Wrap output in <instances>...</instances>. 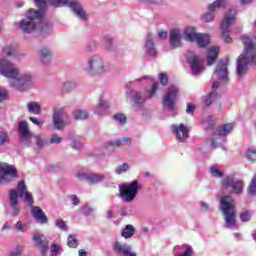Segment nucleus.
<instances>
[{"label": "nucleus", "instance_id": "obj_10", "mask_svg": "<svg viewBox=\"0 0 256 256\" xmlns=\"http://www.w3.org/2000/svg\"><path fill=\"white\" fill-rule=\"evenodd\" d=\"M15 177H19L17 168L13 165L5 164L0 167V183H9Z\"/></svg>", "mask_w": 256, "mask_h": 256}, {"label": "nucleus", "instance_id": "obj_32", "mask_svg": "<svg viewBox=\"0 0 256 256\" xmlns=\"http://www.w3.org/2000/svg\"><path fill=\"white\" fill-rule=\"evenodd\" d=\"M133 107L139 108L143 106V103H145V98L141 96V93H136L133 95Z\"/></svg>", "mask_w": 256, "mask_h": 256}, {"label": "nucleus", "instance_id": "obj_44", "mask_svg": "<svg viewBox=\"0 0 256 256\" xmlns=\"http://www.w3.org/2000/svg\"><path fill=\"white\" fill-rule=\"evenodd\" d=\"M240 219L243 221V223L247 221H251V213L249 211H244L240 214Z\"/></svg>", "mask_w": 256, "mask_h": 256}, {"label": "nucleus", "instance_id": "obj_16", "mask_svg": "<svg viewBox=\"0 0 256 256\" xmlns=\"http://www.w3.org/2000/svg\"><path fill=\"white\" fill-rule=\"evenodd\" d=\"M65 117H67V113H65V109L59 108L58 110H54L53 114V125L55 129H63L65 127Z\"/></svg>", "mask_w": 256, "mask_h": 256}, {"label": "nucleus", "instance_id": "obj_4", "mask_svg": "<svg viewBox=\"0 0 256 256\" xmlns=\"http://www.w3.org/2000/svg\"><path fill=\"white\" fill-rule=\"evenodd\" d=\"M220 211L224 215L227 229H231L237 225L236 203L231 196L224 195L220 198Z\"/></svg>", "mask_w": 256, "mask_h": 256}, {"label": "nucleus", "instance_id": "obj_11", "mask_svg": "<svg viewBox=\"0 0 256 256\" xmlns=\"http://www.w3.org/2000/svg\"><path fill=\"white\" fill-rule=\"evenodd\" d=\"M105 71V65L103 64V58L97 55L92 56L88 61V73L97 75V73H103Z\"/></svg>", "mask_w": 256, "mask_h": 256}, {"label": "nucleus", "instance_id": "obj_14", "mask_svg": "<svg viewBox=\"0 0 256 256\" xmlns=\"http://www.w3.org/2000/svg\"><path fill=\"white\" fill-rule=\"evenodd\" d=\"M226 6H227V2H225V0L214 1L212 4L208 6V9L210 12H207L206 14L203 15L202 21H204L205 23H211V21L215 19V14L213 13V11H215V9L217 8L218 9L221 7L225 8Z\"/></svg>", "mask_w": 256, "mask_h": 256}, {"label": "nucleus", "instance_id": "obj_56", "mask_svg": "<svg viewBox=\"0 0 256 256\" xmlns=\"http://www.w3.org/2000/svg\"><path fill=\"white\" fill-rule=\"evenodd\" d=\"M16 229L18 231H21L22 233H25L26 229H25V225H23V222L18 221L15 225Z\"/></svg>", "mask_w": 256, "mask_h": 256}, {"label": "nucleus", "instance_id": "obj_1", "mask_svg": "<svg viewBox=\"0 0 256 256\" xmlns=\"http://www.w3.org/2000/svg\"><path fill=\"white\" fill-rule=\"evenodd\" d=\"M244 45L242 54L237 59V75L241 77L247 73L249 65H256V36H240Z\"/></svg>", "mask_w": 256, "mask_h": 256}, {"label": "nucleus", "instance_id": "obj_30", "mask_svg": "<svg viewBox=\"0 0 256 256\" xmlns=\"http://www.w3.org/2000/svg\"><path fill=\"white\" fill-rule=\"evenodd\" d=\"M27 108L29 113H32L33 115H41V105H39L37 102L28 103Z\"/></svg>", "mask_w": 256, "mask_h": 256}, {"label": "nucleus", "instance_id": "obj_5", "mask_svg": "<svg viewBox=\"0 0 256 256\" xmlns=\"http://www.w3.org/2000/svg\"><path fill=\"white\" fill-rule=\"evenodd\" d=\"M37 7L39 9H43L45 7L47 0H34ZM49 3L52 4L54 7H61V5H69L70 9L75 12V14L80 19H87V14L85 11H83V7L80 6L79 3L72 1L69 2V0H49Z\"/></svg>", "mask_w": 256, "mask_h": 256}, {"label": "nucleus", "instance_id": "obj_63", "mask_svg": "<svg viewBox=\"0 0 256 256\" xmlns=\"http://www.w3.org/2000/svg\"><path fill=\"white\" fill-rule=\"evenodd\" d=\"M158 37H159V39H167V31L161 30V31L158 33Z\"/></svg>", "mask_w": 256, "mask_h": 256}, {"label": "nucleus", "instance_id": "obj_28", "mask_svg": "<svg viewBox=\"0 0 256 256\" xmlns=\"http://www.w3.org/2000/svg\"><path fill=\"white\" fill-rule=\"evenodd\" d=\"M135 235V227L133 225L128 224L125 226V228L121 232V236L124 237V239H131Z\"/></svg>", "mask_w": 256, "mask_h": 256}, {"label": "nucleus", "instance_id": "obj_36", "mask_svg": "<svg viewBox=\"0 0 256 256\" xmlns=\"http://www.w3.org/2000/svg\"><path fill=\"white\" fill-rule=\"evenodd\" d=\"M125 143L126 145H131L133 143V140L129 137H123L122 140H118L116 142H109L108 145L113 146L116 145V147H121Z\"/></svg>", "mask_w": 256, "mask_h": 256}, {"label": "nucleus", "instance_id": "obj_18", "mask_svg": "<svg viewBox=\"0 0 256 256\" xmlns=\"http://www.w3.org/2000/svg\"><path fill=\"white\" fill-rule=\"evenodd\" d=\"M33 240L36 245L41 248L40 253L42 255H47V251H49V241L45 238L43 234H34Z\"/></svg>", "mask_w": 256, "mask_h": 256}, {"label": "nucleus", "instance_id": "obj_64", "mask_svg": "<svg viewBox=\"0 0 256 256\" xmlns=\"http://www.w3.org/2000/svg\"><path fill=\"white\" fill-rule=\"evenodd\" d=\"M7 99V92L0 90V101H5Z\"/></svg>", "mask_w": 256, "mask_h": 256}, {"label": "nucleus", "instance_id": "obj_9", "mask_svg": "<svg viewBox=\"0 0 256 256\" xmlns=\"http://www.w3.org/2000/svg\"><path fill=\"white\" fill-rule=\"evenodd\" d=\"M236 15L232 11L224 14V18L222 20L220 29L222 31V38L225 43H233V39L229 37V33H231V25L235 23Z\"/></svg>", "mask_w": 256, "mask_h": 256}, {"label": "nucleus", "instance_id": "obj_48", "mask_svg": "<svg viewBox=\"0 0 256 256\" xmlns=\"http://www.w3.org/2000/svg\"><path fill=\"white\" fill-rule=\"evenodd\" d=\"M206 143H210L213 149H217V147H219V142H217V138H208L206 139Z\"/></svg>", "mask_w": 256, "mask_h": 256}, {"label": "nucleus", "instance_id": "obj_26", "mask_svg": "<svg viewBox=\"0 0 256 256\" xmlns=\"http://www.w3.org/2000/svg\"><path fill=\"white\" fill-rule=\"evenodd\" d=\"M18 129L21 133L22 139H26V141H29L31 139V132L29 131V126L27 125V122L20 121L18 123Z\"/></svg>", "mask_w": 256, "mask_h": 256}, {"label": "nucleus", "instance_id": "obj_25", "mask_svg": "<svg viewBox=\"0 0 256 256\" xmlns=\"http://www.w3.org/2000/svg\"><path fill=\"white\" fill-rule=\"evenodd\" d=\"M218 57H219V47L212 46L208 48V56H207L208 65H214Z\"/></svg>", "mask_w": 256, "mask_h": 256}, {"label": "nucleus", "instance_id": "obj_19", "mask_svg": "<svg viewBox=\"0 0 256 256\" xmlns=\"http://www.w3.org/2000/svg\"><path fill=\"white\" fill-rule=\"evenodd\" d=\"M174 134L176 135L177 141L183 143L189 139V129L186 128L183 124L179 126H173Z\"/></svg>", "mask_w": 256, "mask_h": 256}, {"label": "nucleus", "instance_id": "obj_59", "mask_svg": "<svg viewBox=\"0 0 256 256\" xmlns=\"http://www.w3.org/2000/svg\"><path fill=\"white\" fill-rule=\"evenodd\" d=\"M60 249L61 248L57 244H52V246H51L52 253H55L56 255H57V253H59Z\"/></svg>", "mask_w": 256, "mask_h": 256}, {"label": "nucleus", "instance_id": "obj_21", "mask_svg": "<svg viewBox=\"0 0 256 256\" xmlns=\"http://www.w3.org/2000/svg\"><path fill=\"white\" fill-rule=\"evenodd\" d=\"M170 45L172 49L181 47V30L174 28L170 31Z\"/></svg>", "mask_w": 256, "mask_h": 256}, {"label": "nucleus", "instance_id": "obj_38", "mask_svg": "<svg viewBox=\"0 0 256 256\" xmlns=\"http://www.w3.org/2000/svg\"><path fill=\"white\" fill-rule=\"evenodd\" d=\"M67 245L68 247H70L71 249H77L79 242L77 241V238L75 237V235H70L67 239Z\"/></svg>", "mask_w": 256, "mask_h": 256}, {"label": "nucleus", "instance_id": "obj_34", "mask_svg": "<svg viewBox=\"0 0 256 256\" xmlns=\"http://www.w3.org/2000/svg\"><path fill=\"white\" fill-rule=\"evenodd\" d=\"M40 57L42 62L49 63L52 57L51 51H49V49L47 48H43L42 50H40Z\"/></svg>", "mask_w": 256, "mask_h": 256}, {"label": "nucleus", "instance_id": "obj_41", "mask_svg": "<svg viewBox=\"0 0 256 256\" xmlns=\"http://www.w3.org/2000/svg\"><path fill=\"white\" fill-rule=\"evenodd\" d=\"M246 159H248V161H256V151L253 149H248L246 152Z\"/></svg>", "mask_w": 256, "mask_h": 256}, {"label": "nucleus", "instance_id": "obj_2", "mask_svg": "<svg viewBox=\"0 0 256 256\" xmlns=\"http://www.w3.org/2000/svg\"><path fill=\"white\" fill-rule=\"evenodd\" d=\"M0 75L7 77V79H13L10 82V87L17 89V91H25V83L31 81V76H19V68L7 59L0 60Z\"/></svg>", "mask_w": 256, "mask_h": 256}, {"label": "nucleus", "instance_id": "obj_49", "mask_svg": "<svg viewBox=\"0 0 256 256\" xmlns=\"http://www.w3.org/2000/svg\"><path fill=\"white\" fill-rule=\"evenodd\" d=\"M29 121H32L34 123V125H37V127H43V120L42 119H38L35 117H29Z\"/></svg>", "mask_w": 256, "mask_h": 256}, {"label": "nucleus", "instance_id": "obj_47", "mask_svg": "<svg viewBox=\"0 0 256 256\" xmlns=\"http://www.w3.org/2000/svg\"><path fill=\"white\" fill-rule=\"evenodd\" d=\"M129 169V164L124 163L123 165L119 166L118 169H116L117 175H121V173H125Z\"/></svg>", "mask_w": 256, "mask_h": 256}, {"label": "nucleus", "instance_id": "obj_12", "mask_svg": "<svg viewBox=\"0 0 256 256\" xmlns=\"http://www.w3.org/2000/svg\"><path fill=\"white\" fill-rule=\"evenodd\" d=\"M186 59L192 70V75H199L201 71L205 70V66H203V59H201V57L195 54H190Z\"/></svg>", "mask_w": 256, "mask_h": 256}, {"label": "nucleus", "instance_id": "obj_22", "mask_svg": "<svg viewBox=\"0 0 256 256\" xmlns=\"http://www.w3.org/2000/svg\"><path fill=\"white\" fill-rule=\"evenodd\" d=\"M31 213H32V216L34 217V219H36V221H38V223H41L42 225L47 223V221H48L47 215H45V213L39 206H33Z\"/></svg>", "mask_w": 256, "mask_h": 256}, {"label": "nucleus", "instance_id": "obj_60", "mask_svg": "<svg viewBox=\"0 0 256 256\" xmlns=\"http://www.w3.org/2000/svg\"><path fill=\"white\" fill-rule=\"evenodd\" d=\"M23 255V250L17 249L15 251H12L9 256H21Z\"/></svg>", "mask_w": 256, "mask_h": 256}, {"label": "nucleus", "instance_id": "obj_52", "mask_svg": "<svg viewBox=\"0 0 256 256\" xmlns=\"http://www.w3.org/2000/svg\"><path fill=\"white\" fill-rule=\"evenodd\" d=\"M35 139H36V145L39 147V149H43V147L45 145V141H43L41 139V136H39V135H36Z\"/></svg>", "mask_w": 256, "mask_h": 256}, {"label": "nucleus", "instance_id": "obj_39", "mask_svg": "<svg viewBox=\"0 0 256 256\" xmlns=\"http://www.w3.org/2000/svg\"><path fill=\"white\" fill-rule=\"evenodd\" d=\"M113 119L114 121H118L120 125H125V123H127V117L122 113L115 114Z\"/></svg>", "mask_w": 256, "mask_h": 256}, {"label": "nucleus", "instance_id": "obj_55", "mask_svg": "<svg viewBox=\"0 0 256 256\" xmlns=\"http://www.w3.org/2000/svg\"><path fill=\"white\" fill-rule=\"evenodd\" d=\"M51 31V25L44 24L41 29V35H45V33H50Z\"/></svg>", "mask_w": 256, "mask_h": 256}, {"label": "nucleus", "instance_id": "obj_3", "mask_svg": "<svg viewBox=\"0 0 256 256\" xmlns=\"http://www.w3.org/2000/svg\"><path fill=\"white\" fill-rule=\"evenodd\" d=\"M19 197H24V203H26L28 207H33L35 199H33L31 192L27 191V186L23 180L18 183V191L12 189L9 192V203L13 209L12 215H14V217H17L21 211V208H19Z\"/></svg>", "mask_w": 256, "mask_h": 256}, {"label": "nucleus", "instance_id": "obj_35", "mask_svg": "<svg viewBox=\"0 0 256 256\" xmlns=\"http://www.w3.org/2000/svg\"><path fill=\"white\" fill-rule=\"evenodd\" d=\"M146 47L147 54L150 55V57H155V55H157V50L155 49V44L153 43V40H146Z\"/></svg>", "mask_w": 256, "mask_h": 256}, {"label": "nucleus", "instance_id": "obj_43", "mask_svg": "<svg viewBox=\"0 0 256 256\" xmlns=\"http://www.w3.org/2000/svg\"><path fill=\"white\" fill-rule=\"evenodd\" d=\"M75 87V84L73 82H67L63 85L62 91L64 93H69V91H72V89Z\"/></svg>", "mask_w": 256, "mask_h": 256}, {"label": "nucleus", "instance_id": "obj_46", "mask_svg": "<svg viewBox=\"0 0 256 256\" xmlns=\"http://www.w3.org/2000/svg\"><path fill=\"white\" fill-rule=\"evenodd\" d=\"M157 89H159V82H154L151 90L149 91V97H154L155 93H157Z\"/></svg>", "mask_w": 256, "mask_h": 256}, {"label": "nucleus", "instance_id": "obj_42", "mask_svg": "<svg viewBox=\"0 0 256 256\" xmlns=\"http://www.w3.org/2000/svg\"><path fill=\"white\" fill-rule=\"evenodd\" d=\"M159 81H160L161 85L166 87V85L169 83V77L167 76V74L161 73V74H159Z\"/></svg>", "mask_w": 256, "mask_h": 256}, {"label": "nucleus", "instance_id": "obj_61", "mask_svg": "<svg viewBox=\"0 0 256 256\" xmlns=\"http://www.w3.org/2000/svg\"><path fill=\"white\" fill-rule=\"evenodd\" d=\"M200 209L201 211H208L209 210V205L206 202H200Z\"/></svg>", "mask_w": 256, "mask_h": 256}, {"label": "nucleus", "instance_id": "obj_45", "mask_svg": "<svg viewBox=\"0 0 256 256\" xmlns=\"http://www.w3.org/2000/svg\"><path fill=\"white\" fill-rule=\"evenodd\" d=\"M210 173H212L214 177H220V178L223 177V172L214 166L210 167Z\"/></svg>", "mask_w": 256, "mask_h": 256}, {"label": "nucleus", "instance_id": "obj_40", "mask_svg": "<svg viewBox=\"0 0 256 256\" xmlns=\"http://www.w3.org/2000/svg\"><path fill=\"white\" fill-rule=\"evenodd\" d=\"M5 143H9V134L7 132H0V145H5Z\"/></svg>", "mask_w": 256, "mask_h": 256}, {"label": "nucleus", "instance_id": "obj_50", "mask_svg": "<svg viewBox=\"0 0 256 256\" xmlns=\"http://www.w3.org/2000/svg\"><path fill=\"white\" fill-rule=\"evenodd\" d=\"M61 141H63L62 137H59V135L54 134L51 137L50 143H55L56 145H59V143H61Z\"/></svg>", "mask_w": 256, "mask_h": 256}, {"label": "nucleus", "instance_id": "obj_7", "mask_svg": "<svg viewBox=\"0 0 256 256\" xmlns=\"http://www.w3.org/2000/svg\"><path fill=\"white\" fill-rule=\"evenodd\" d=\"M140 189L141 185L137 180L132 181L130 184H121L119 185V197L126 203H131L137 197Z\"/></svg>", "mask_w": 256, "mask_h": 256}, {"label": "nucleus", "instance_id": "obj_31", "mask_svg": "<svg viewBox=\"0 0 256 256\" xmlns=\"http://www.w3.org/2000/svg\"><path fill=\"white\" fill-rule=\"evenodd\" d=\"M219 99V94L213 90L208 96L207 98L204 100V103L206 105V107H210V105L212 103H215V101H217Z\"/></svg>", "mask_w": 256, "mask_h": 256}, {"label": "nucleus", "instance_id": "obj_51", "mask_svg": "<svg viewBox=\"0 0 256 256\" xmlns=\"http://www.w3.org/2000/svg\"><path fill=\"white\" fill-rule=\"evenodd\" d=\"M186 113H188V115H193L195 113V105L188 103L186 107Z\"/></svg>", "mask_w": 256, "mask_h": 256}, {"label": "nucleus", "instance_id": "obj_54", "mask_svg": "<svg viewBox=\"0 0 256 256\" xmlns=\"http://www.w3.org/2000/svg\"><path fill=\"white\" fill-rule=\"evenodd\" d=\"M178 256H193V247L188 246L184 253L178 255Z\"/></svg>", "mask_w": 256, "mask_h": 256}, {"label": "nucleus", "instance_id": "obj_29", "mask_svg": "<svg viewBox=\"0 0 256 256\" xmlns=\"http://www.w3.org/2000/svg\"><path fill=\"white\" fill-rule=\"evenodd\" d=\"M107 109H109V105H107V101L100 99L99 104L95 108V113L97 115H103L107 111Z\"/></svg>", "mask_w": 256, "mask_h": 256}, {"label": "nucleus", "instance_id": "obj_53", "mask_svg": "<svg viewBox=\"0 0 256 256\" xmlns=\"http://www.w3.org/2000/svg\"><path fill=\"white\" fill-rule=\"evenodd\" d=\"M56 227H59V229H67V224L63 219L56 220Z\"/></svg>", "mask_w": 256, "mask_h": 256}, {"label": "nucleus", "instance_id": "obj_6", "mask_svg": "<svg viewBox=\"0 0 256 256\" xmlns=\"http://www.w3.org/2000/svg\"><path fill=\"white\" fill-rule=\"evenodd\" d=\"M43 19V11L41 10H29L27 12V20H21L19 23L20 29L24 33H33L37 28V22Z\"/></svg>", "mask_w": 256, "mask_h": 256}, {"label": "nucleus", "instance_id": "obj_37", "mask_svg": "<svg viewBox=\"0 0 256 256\" xmlns=\"http://www.w3.org/2000/svg\"><path fill=\"white\" fill-rule=\"evenodd\" d=\"M75 119L83 121V119L89 118V113H87L85 110H75L73 113Z\"/></svg>", "mask_w": 256, "mask_h": 256}, {"label": "nucleus", "instance_id": "obj_27", "mask_svg": "<svg viewBox=\"0 0 256 256\" xmlns=\"http://www.w3.org/2000/svg\"><path fill=\"white\" fill-rule=\"evenodd\" d=\"M235 127V123H228L224 124L219 129V135L220 137H225L229 135L233 131V128Z\"/></svg>", "mask_w": 256, "mask_h": 256}, {"label": "nucleus", "instance_id": "obj_62", "mask_svg": "<svg viewBox=\"0 0 256 256\" xmlns=\"http://www.w3.org/2000/svg\"><path fill=\"white\" fill-rule=\"evenodd\" d=\"M3 51L5 55H8V57H11V55H13V50L11 49V47H5Z\"/></svg>", "mask_w": 256, "mask_h": 256}, {"label": "nucleus", "instance_id": "obj_8", "mask_svg": "<svg viewBox=\"0 0 256 256\" xmlns=\"http://www.w3.org/2000/svg\"><path fill=\"white\" fill-rule=\"evenodd\" d=\"M244 186L243 180L234 181L231 176L225 177L221 182L223 191H229L230 195H242Z\"/></svg>", "mask_w": 256, "mask_h": 256}, {"label": "nucleus", "instance_id": "obj_33", "mask_svg": "<svg viewBox=\"0 0 256 256\" xmlns=\"http://www.w3.org/2000/svg\"><path fill=\"white\" fill-rule=\"evenodd\" d=\"M247 191H248V195H250V197L256 196V173L254 174L253 178L251 179Z\"/></svg>", "mask_w": 256, "mask_h": 256}, {"label": "nucleus", "instance_id": "obj_23", "mask_svg": "<svg viewBox=\"0 0 256 256\" xmlns=\"http://www.w3.org/2000/svg\"><path fill=\"white\" fill-rule=\"evenodd\" d=\"M194 42L197 44L198 47L205 48L207 47V45H209V43H211V37L209 36V34L198 33Z\"/></svg>", "mask_w": 256, "mask_h": 256}, {"label": "nucleus", "instance_id": "obj_20", "mask_svg": "<svg viewBox=\"0 0 256 256\" xmlns=\"http://www.w3.org/2000/svg\"><path fill=\"white\" fill-rule=\"evenodd\" d=\"M114 251L118 253V255L137 256L135 252H131V246L128 244H121L119 241L114 243Z\"/></svg>", "mask_w": 256, "mask_h": 256}, {"label": "nucleus", "instance_id": "obj_24", "mask_svg": "<svg viewBox=\"0 0 256 256\" xmlns=\"http://www.w3.org/2000/svg\"><path fill=\"white\" fill-rule=\"evenodd\" d=\"M197 35V29L193 26H188L184 29L183 37L186 41H189L190 43H195Z\"/></svg>", "mask_w": 256, "mask_h": 256}, {"label": "nucleus", "instance_id": "obj_15", "mask_svg": "<svg viewBox=\"0 0 256 256\" xmlns=\"http://www.w3.org/2000/svg\"><path fill=\"white\" fill-rule=\"evenodd\" d=\"M77 179L80 181H86L90 185H95V183H101V181H105V174H87V173H78L76 175Z\"/></svg>", "mask_w": 256, "mask_h": 256}, {"label": "nucleus", "instance_id": "obj_17", "mask_svg": "<svg viewBox=\"0 0 256 256\" xmlns=\"http://www.w3.org/2000/svg\"><path fill=\"white\" fill-rule=\"evenodd\" d=\"M227 65H229V60L224 59L220 60L216 66V75L218 79L226 81L227 77H229V70L227 69Z\"/></svg>", "mask_w": 256, "mask_h": 256}, {"label": "nucleus", "instance_id": "obj_13", "mask_svg": "<svg viewBox=\"0 0 256 256\" xmlns=\"http://www.w3.org/2000/svg\"><path fill=\"white\" fill-rule=\"evenodd\" d=\"M177 95H179V88L174 86L168 88L166 95L163 97L164 107H168L170 111H173V109H175V99H177Z\"/></svg>", "mask_w": 256, "mask_h": 256}, {"label": "nucleus", "instance_id": "obj_58", "mask_svg": "<svg viewBox=\"0 0 256 256\" xmlns=\"http://www.w3.org/2000/svg\"><path fill=\"white\" fill-rule=\"evenodd\" d=\"M73 149H83V144H81V142H79L78 140H74L73 145H72Z\"/></svg>", "mask_w": 256, "mask_h": 256}, {"label": "nucleus", "instance_id": "obj_57", "mask_svg": "<svg viewBox=\"0 0 256 256\" xmlns=\"http://www.w3.org/2000/svg\"><path fill=\"white\" fill-rule=\"evenodd\" d=\"M71 201H72V205H74V207H77V205H79V203H81V201L75 194L71 195Z\"/></svg>", "mask_w": 256, "mask_h": 256}]
</instances>
